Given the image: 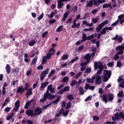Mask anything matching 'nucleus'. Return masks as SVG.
<instances>
[{
  "label": "nucleus",
  "instance_id": "1",
  "mask_svg": "<svg viewBox=\"0 0 124 124\" xmlns=\"http://www.w3.org/2000/svg\"><path fill=\"white\" fill-rule=\"evenodd\" d=\"M94 66L95 70H97V68H99V70L97 72L96 76H98L99 75H100L101 74V72H102V70H103V68H104V66L102 65V62H95Z\"/></svg>",
  "mask_w": 124,
  "mask_h": 124
},
{
  "label": "nucleus",
  "instance_id": "2",
  "mask_svg": "<svg viewBox=\"0 0 124 124\" xmlns=\"http://www.w3.org/2000/svg\"><path fill=\"white\" fill-rule=\"evenodd\" d=\"M120 118L124 120V112H121L120 113L117 112L114 114V117L112 116L111 117V120L113 122H116V121H120Z\"/></svg>",
  "mask_w": 124,
  "mask_h": 124
},
{
  "label": "nucleus",
  "instance_id": "3",
  "mask_svg": "<svg viewBox=\"0 0 124 124\" xmlns=\"http://www.w3.org/2000/svg\"><path fill=\"white\" fill-rule=\"evenodd\" d=\"M58 98L55 99V100L51 102L50 103L48 104V105H46V106H44L43 108V110H45L46 108H48L49 106L50 105H52V104H54L55 105H57L58 104V102H60V100H61V98L62 96H57Z\"/></svg>",
  "mask_w": 124,
  "mask_h": 124
},
{
  "label": "nucleus",
  "instance_id": "4",
  "mask_svg": "<svg viewBox=\"0 0 124 124\" xmlns=\"http://www.w3.org/2000/svg\"><path fill=\"white\" fill-rule=\"evenodd\" d=\"M104 82H107L109 79H110V77H111V75L112 74V72L111 71H108V70H105L104 71Z\"/></svg>",
  "mask_w": 124,
  "mask_h": 124
},
{
  "label": "nucleus",
  "instance_id": "5",
  "mask_svg": "<svg viewBox=\"0 0 124 124\" xmlns=\"http://www.w3.org/2000/svg\"><path fill=\"white\" fill-rule=\"evenodd\" d=\"M51 95V93H49V90H46V93L44 94L43 98L40 100V102H45L48 98V96Z\"/></svg>",
  "mask_w": 124,
  "mask_h": 124
},
{
  "label": "nucleus",
  "instance_id": "6",
  "mask_svg": "<svg viewBox=\"0 0 124 124\" xmlns=\"http://www.w3.org/2000/svg\"><path fill=\"white\" fill-rule=\"evenodd\" d=\"M106 2V0H93V3L95 6L98 7L101 3Z\"/></svg>",
  "mask_w": 124,
  "mask_h": 124
},
{
  "label": "nucleus",
  "instance_id": "7",
  "mask_svg": "<svg viewBox=\"0 0 124 124\" xmlns=\"http://www.w3.org/2000/svg\"><path fill=\"white\" fill-rule=\"evenodd\" d=\"M116 50H118L119 52L117 53V55H124V44L123 46H119L116 48Z\"/></svg>",
  "mask_w": 124,
  "mask_h": 124
},
{
  "label": "nucleus",
  "instance_id": "8",
  "mask_svg": "<svg viewBox=\"0 0 124 124\" xmlns=\"http://www.w3.org/2000/svg\"><path fill=\"white\" fill-rule=\"evenodd\" d=\"M71 0H59L58 1L57 7L58 9H61L63 6V3L62 2H65V1H70Z\"/></svg>",
  "mask_w": 124,
  "mask_h": 124
},
{
  "label": "nucleus",
  "instance_id": "9",
  "mask_svg": "<svg viewBox=\"0 0 124 124\" xmlns=\"http://www.w3.org/2000/svg\"><path fill=\"white\" fill-rule=\"evenodd\" d=\"M19 108H20V100H17L15 104V107L14 108L13 110L14 111H15V112H17L19 110Z\"/></svg>",
  "mask_w": 124,
  "mask_h": 124
},
{
  "label": "nucleus",
  "instance_id": "10",
  "mask_svg": "<svg viewBox=\"0 0 124 124\" xmlns=\"http://www.w3.org/2000/svg\"><path fill=\"white\" fill-rule=\"evenodd\" d=\"M111 39L113 40H117V41L119 42V43H122L123 42V36H120L119 37V35H116L115 37L114 38H112Z\"/></svg>",
  "mask_w": 124,
  "mask_h": 124
},
{
  "label": "nucleus",
  "instance_id": "11",
  "mask_svg": "<svg viewBox=\"0 0 124 124\" xmlns=\"http://www.w3.org/2000/svg\"><path fill=\"white\" fill-rule=\"evenodd\" d=\"M81 42H85V41H87V40H91V37L89 36L87 37V34L85 33H83L82 36Z\"/></svg>",
  "mask_w": 124,
  "mask_h": 124
},
{
  "label": "nucleus",
  "instance_id": "12",
  "mask_svg": "<svg viewBox=\"0 0 124 124\" xmlns=\"http://www.w3.org/2000/svg\"><path fill=\"white\" fill-rule=\"evenodd\" d=\"M26 113L27 116H29L31 117H33L35 116V113L33 112V110L32 109H30L29 110H27Z\"/></svg>",
  "mask_w": 124,
  "mask_h": 124
},
{
  "label": "nucleus",
  "instance_id": "13",
  "mask_svg": "<svg viewBox=\"0 0 124 124\" xmlns=\"http://www.w3.org/2000/svg\"><path fill=\"white\" fill-rule=\"evenodd\" d=\"M25 89H24L23 86H19L18 89H17L16 93H20L21 94H23L25 92Z\"/></svg>",
  "mask_w": 124,
  "mask_h": 124
},
{
  "label": "nucleus",
  "instance_id": "14",
  "mask_svg": "<svg viewBox=\"0 0 124 124\" xmlns=\"http://www.w3.org/2000/svg\"><path fill=\"white\" fill-rule=\"evenodd\" d=\"M35 116H39L41 113H42V109L39 107H37L34 110Z\"/></svg>",
  "mask_w": 124,
  "mask_h": 124
},
{
  "label": "nucleus",
  "instance_id": "15",
  "mask_svg": "<svg viewBox=\"0 0 124 124\" xmlns=\"http://www.w3.org/2000/svg\"><path fill=\"white\" fill-rule=\"evenodd\" d=\"M101 97L104 102L105 103H107V102H108V98H107L108 97V94H103L101 96Z\"/></svg>",
  "mask_w": 124,
  "mask_h": 124
},
{
  "label": "nucleus",
  "instance_id": "16",
  "mask_svg": "<svg viewBox=\"0 0 124 124\" xmlns=\"http://www.w3.org/2000/svg\"><path fill=\"white\" fill-rule=\"evenodd\" d=\"M101 76H96V82L95 84H100L102 83V81H101Z\"/></svg>",
  "mask_w": 124,
  "mask_h": 124
},
{
  "label": "nucleus",
  "instance_id": "17",
  "mask_svg": "<svg viewBox=\"0 0 124 124\" xmlns=\"http://www.w3.org/2000/svg\"><path fill=\"white\" fill-rule=\"evenodd\" d=\"M32 94V88H30L27 90V93H26V95L27 97H29L31 96Z\"/></svg>",
  "mask_w": 124,
  "mask_h": 124
},
{
  "label": "nucleus",
  "instance_id": "18",
  "mask_svg": "<svg viewBox=\"0 0 124 124\" xmlns=\"http://www.w3.org/2000/svg\"><path fill=\"white\" fill-rule=\"evenodd\" d=\"M5 69L7 74H10V72L11 71V67H10V65L7 64L6 66Z\"/></svg>",
  "mask_w": 124,
  "mask_h": 124
},
{
  "label": "nucleus",
  "instance_id": "19",
  "mask_svg": "<svg viewBox=\"0 0 124 124\" xmlns=\"http://www.w3.org/2000/svg\"><path fill=\"white\" fill-rule=\"evenodd\" d=\"M31 101L32 100H30V101H28L24 106V109H29V106L31 105Z\"/></svg>",
  "mask_w": 124,
  "mask_h": 124
},
{
  "label": "nucleus",
  "instance_id": "20",
  "mask_svg": "<svg viewBox=\"0 0 124 124\" xmlns=\"http://www.w3.org/2000/svg\"><path fill=\"white\" fill-rule=\"evenodd\" d=\"M108 101H112L114 100V94L110 93L108 94Z\"/></svg>",
  "mask_w": 124,
  "mask_h": 124
},
{
  "label": "nucleus",
  "instance_id": "21",
  "mask_svg": "<svg viewBox=\"0 0 124 124\" xmlns=\"http://www.w3.org/2000/svg\"><path fill=\"white\" fill-rule=\"evenodd\" d=\"M49 69L48 68L46 69L45 71H43L41 73V75H42V76H44V77H45V76H46V75H47V74L49 73Z\"/></svg>",
  "mask_w": 124,
  "mask_h": 124
},
{
  "label": "nucleus",
  "instance_id": "22",
  "mask_svg": "<svg viewBox=\"0 0 124 124\" xmlns=\"http://www.w3.org/2000/svg\"><path fill=\"white\" fill-rule=\"evenodd\" d=\"M48 85H49V82L48 81L43 82L41 83L40 88L41 89H44V88H46Z\"/></svg>",
  "mask_w": 124,
  "mask_h": 124
},
{
  "label": "nucleus",
  "instance_id": "23",
  "mask_svg": "<svg viewBox=\"0 0 124 124\" xmlns=\"http://www.w3.org/2000/svg\"><path fill=\"white\" fill-rule=\"evenodd\" d=\"M84 59L86 60V62H89L91 61V54H87L85 56H84Z\"/></svg>",
  "mask_w": 124,
  "mask_h": 124
},
{
  "label": "nucleus",
  "instance_id": "24",
  "mask_svg": "<svg viewBox=\"0 0 124 124\" xmlns=\"http://www.w3.org/2000/svg\"><path fill=\"white\" fill-rule=\"evenodd\" d=\"M93 5V0H91L88 2V3L87 4V7H92Z\"/></svg>",
  "mask_w": 124,
  "mask_h": 124
},
{
  "label": "nucleus",
  "instance_id": "25",
  "mask_svg": "<svg viewBox=\"0 0 124 124\" xmlns=\"http://www.w3.org/2000/svg\"><path fill=\"white\" fill-rule=\"evenodd\" d=\"M111 3H105L103 5L102 8L103 9L108 8V7H111Z\"/></svg>",
  "mask_w": 124,
  "mask_h": 124
},
{
  "label": "nucleus",
  "instance_id": "26",
  "mask_svg": "<svg viewBox=\"0 0 124 124\" xmlns=\"http://www.w3.org/2000/svg\"><path fill=\"white\" fill-rule=\"evenodd\" d=\"M49 54L51 56H53V55H55V50L53 47L49 49Z\"/></svg>",
  "mask_w": 124,
  "mask_h": 124
},
{
  "label": "nucleus",
  "instance_id": "27",
  "mask_svg": "<svg viewBox=\"0 0 124 124\" xmlns=\"http://www.w3.org/2000/svg\"><path fill=\"white\" fill-rule=\"evenodd\" d=\"M37 57H35L32 61V62L31 63V65H32V64H33V65H34V64H35L36 63V62H37Z\"/></svg>",
  "mask_w": 124,
  "mask_h": 124
},
{
  "label": "nucleus",
  "instance_id": "28",
  "mask_svg": "<svg viewBox=\"0 0 124 124\" xmlns=\"http://www.w3.org/2000/svg\"><path fill=\"white\" fill-rule=\"evenodd\" d=\"M80 24L79 23H75V24H73L72 25V29H75V28H77L78 29V28H80Z\"/></svg>",
  "mask_w": 124,
  "mask_h": 124
},
{
  "label": "nucleus",
  "instance_id": "29",
  "mask_svg": "<svg viewBox=\"0 0 124 124\" xmlns=\"http://www.w3.org/2000/svg\"><path fill=\"white\" fill-rule=\"evenodd\" d=\"M67 99L69 100H74V96L73 94H70L67 96Z\"/></svg>",
  "mask_w": 124,
  "mask_h": 124
},
{
  "label": "nucleus",
  "instance_id": "30",
  "mask_svg": "<svg viewBox=\"0 0 124 124\" xmlns=\"http://www.w3.org/2000/svg\"><path fill=\"white\" fill-rule=\"evenodd\" d=\"M47 98L49 100H52V99H55L56 98V95L52 94V93H50V95H49L48 96Z\"/></svg>",
  "mask_w": 124,
  "mask_h": 124
},
{
  "label": "nucleus",
  "instance_id": "31",
  "mask_svg": "<svg viewBox=\"0 0 124 124\" xmlns=\"http://www.w3.org/2000/svg\"><path fill=\"white\" fill-rule=\"evenodd\" d=\"M102 28H103L102 25L101 24H99L98 25V27L96 28V30L97 32H99V31H100L102 30Z\"/></svg>",
  "mask_w": 124,
  "mask_h": 124
},
{
  "label": "nucleus",
  "instance_id": "32",
  "mask_svg": "<svg viewBox=\"0 0 124 124\" xmlns=\"http://www.w3.org/2000/svg\"><path fill=\"white\" fill-rule=\"evenodd\" d=\"M117 95L118 96H119V97H121V98L124 97V91L121 90V92H119Z\"/></svg>",
  "mask_w": 124,
  "mask_h": 124
},
{
  "label": "nucleus",
  "instance_id": "33",
  "mask_svg": "<svg viewBox=\"0 0 124 124\" xmlns=\"http://www.w3.org/2000/svg\"><path fill=\"white\" fill-rule=\"evenodd\" d=\"M75 85H78V82H77V81L75 80L72 81V82L70 83V85L71 86V87H74Z\"/></svg>",
  "mask_w": 124,
  "mask_h": 124
},
{
  "label": "nucleus",
  "instance_id": "34",
  "mask_svg": "<svg viewBox=\"0 0 124 124\" xmlns=\"http://www.w3.org/2000/svg\"><path fill=\"white\" fill-rule=\"evenodd\" d=\"M78 91L80 93V95H83L84 94V89H83V87H80L78 89Z\"/></svg>",
  "mask_w": 124,
  "mask_h": 124
},
{
  "label": "nucleus",
  "instance_id": "35",
  "mask_svg": "<svg viewBox=\"0 0 124 124\" xmlns=\"http://www.w3.org/2000/svg\"><path fill=\"white\" fill-rule=\"evenodd\" d=\"M69 55L68 54H64L62 55V61H64L65 60H67L68 59Z\"/></svg>",
  "mask_w": 124,
  "mask_h": 124
},
{
  "label": "nucleus",
  "instance_id": "36",
  "mask_svg": "<svg viewBox=\"0 0 124 124\" xmlns=\"http://www.w3.org/2000/svg\"><path fill=\"white\" fill-rule=\"evenodd\" d=\"M56 73V70H52L49 73L48 78H50L52 75H54Z\"/></svg>",
  "mask_w": 124,
  "mask_h": 124
},
{
  "label": "nucleus",
  "instance_id": "37",
  "mask_svg": "<svg viewBox=\"0 0 124 124\" xmlns=\"http://www.w3.org/2000/svg\"><path fill=\"white\" fill-rule=\"evenodd\" d=\"M29 46H34V45H35V41L34 40H31L30 42L29 43Z\"/></svg>",
  "mask_w": 124,
  "mask_h": 124
},
{
  "label": "nucleus",
  "instance_id": "38",
  "mask_svg": "<svg viewBox=\"0 0 124 124\" xmlns=\"http://www.w3.org/2000/svg\"><path fill=\"white\" fill-rule=\"evenodd\" d=\"M46 62H47V59L46 58V57L44 56L42 60V64H43V65L45 64Z\"/></svg>",
  "mask_w": 124,
  "mask_h": 124
},
{
  "label": "nucleus",
  "instance_id": "39",
  "mask_svg": "<svg viewBox=\"0 0 124 124\" xmlns=\"http://www.w3.org/2000/svg\"><path fill=\"white\" fill-rule=\"evenodd\" d=\"M71 102H69L66 104L65 109H69L71 108Z\"/></svg>",
  "mask_w": 124,
  "mask_h": 124
},
{
  "label": "nucleus",
  "instance_id": "40",
  "mask_svg": "<svg viewBox=\"0 0 124 124\" xmlns=\"http://www.w3.org/2000/svg\"><path fill=\"white\" fill-rule=\"evenodd\" d=\"M68 80H69L68 77H65L62 78V81L63 82V83H66L67 82H68Z\"/></svg>",
  "mask_w": 124,
  "mask_h": 124
},
{
  "label": "nucleus",
  "instance_id": "41",
  "mask_svg": "<svg viewBox=\"0 0 124 124\" xmlns=\"http://www.w3.org/2000/svg\"><path fill=\"white\" fill-rule=\"evenodd\" d=\"M92 21L93 24H96L97 22H98V18L96 17V18H93L92 19Z\"/></svg>",
  "mask_w": 124,
  "mask_h": 124
},
{
  "label": "nucleus",
  "instance_id": "42",
  "mask_svg": "<svg viewBox=\"0 0 124 124\" xmlns=\"http://www.w3.org/2000/svg\"><path fill=\"white\" fill-rule=\"evenodd\" d=\"M63 28V26L62 25H61L59 27H58L56 31H57V32H60V31H62V30Z\"/></svg>",
  "mask_w": 124,
  "mask_h": 124
},
{
  "label": "nucleus",
  "instance_id": "43",
  "mask_svg": "<svg viewBox=\"0 0 124 124\" xmlns=\"http://www.w3.org/2000/svg\"><path fill=\"white\" fill-rule=\"evenodd\" d=\"M106 31L107 30H106V27L103 28V30L100 31L101 34H104V35L106 34Z\"/></svg>",
  "mask_w": 124,
  "mask_h": 124
},
{
  "label": "nucleus",
  "instance_id": "44",
  "mask_svg": "<svg viewBox=\"0 0 124 124\" xmlns=\"http://www.w3.org/2000/svg\"><path fill=\"white\" fill-rule=\"evenodd\" d=\"M86 80L87 83H91V84H93V83H94V81L90 78H87Z\"/></svg>",
  "mask_w": 124,
  "mask_h": 124
},
{
  "label": "nucleus",
  "instance_id": "45",
  "mask_svg": "<svg viewBox=\"0 0 124 124\" xmlns=\"http://www.w3.org/2000/svg\"><path fill=\"white\" fill-rule=\"evenodd\" d=\"M45 57H46V60H50L51 58H52V55L48 52Z\"/></svg>",
  "mask_w": 124,
  "mask_h": 124
},
{
  "label": "nucleus",
  "instance_id": "46",
  "mask_svg": "<svg viewBox=\"0 0 124 124\" xmlns=\"http://www.w3.org/2000/svg\"><path fill=\"white\" fill-rule=\"evenodd\" d=\"M47 34H48V31H46L42 34V36L44 38H45V37H47Z\"/></svg>",
  "mask_w": 124,
  "mask_h": 124
},
{
  "label": "nucleus",
  "instance_id": "47",
  "mask_svg": "<svg viewBox=\"0 0 124 124\" xmlns=\"http://www.w3.org/2000/svg\"><path fill=\"white\" fill-rule=\"evenodd\" d=\"M96 36H97V33H95L94 34H92L91 35H90V39H93V38H94V37H96Z\"/></svg>",
  "mask_w": 124,
  "mask_h": 124
},
{
  "label": "nucleus",
  "instance_id": "48",
  "mask_svg": "<svg viewBox=\"0 0 124 124\" xmlns=\"http://www.w3.org/2000/svg\"><path fill=\"white\" fill-rule=\"evenodd\" d=\"M91 72H92V68H88L86 69L85 71V73H87V74L91 73Z\"/></svg>",
  "mask_w": 124,
  "mask_h": 124
},
{
  "label": "nucleus",
  "instance_id": "49",
  "mask_svg": "<svg viewBox=\"0 0 124 124\" xmlns=\"http://www.w3.org/2000/svg\"><path fill=\"white\" fill-rule=\"evenodd\" d=\"M29 87H30V84L28 83L25 84V88H24V90L27 91L29 90Z\"/></svg>",
  "mask_w": 124,
  "mask_h": 124
},
{
  "label": "nucleus",
  "instance_id": "50",
  "mask_svg": "<svg viewBox=\"0 0 124 124\" xmlns=\"http://www.w3.org/2000/svg\"><path fill=\"white\" fill-rule=\"evenodd\" d=\"M92 98H93V96L92 95L89 96L85 99L84 101L87 102V101H89V100H92Z\"/></svg>",
  "mask_w": 124,
  "mask_h": 124
},
{
  "label": "nucleus",
  "instance_id": "51",
  "mask_svg": "<svg viewBox=\"0 0 124 124\" xmlns=\"http://www.w3.org/2000/svg\"><path fill=\"white\" fill-rule=\"evenodd\" d=\"M81 75H82V73L79 72L75 76V79H78V78H79V77H80V76H81Z\"/></svg>",
  "mask_w": 124,
  "mask_h": 124
},
{
  "label": "nucleus",
  "instance_id": "52",
  "mask_svg": "<svg viewBox=\"0 0 124 124\" xmlns=\"http://www.w3.org/2000/svg\"><path fill=\"white\" fill-rule=\"evenodd\" d=\"M89 63V61H86V62H82L80 63L81 66H85V65H87Z\"/></svg>",
  "mask_w": 124,
  "mask_h": 124
},
{
  "label": "nucleus",
  "instance_id": "53",
  "mask_svg": "<svg viewBox=\"0 0 124 124\" xmlns=\"http://www.w3.org/2000/svg\"><path fill=\"white\" fill-rule=\"evenodd\" d=\"M66 103H65V101H63L62 102V108H66Z\"/></svg>",
  "mask_w": 124,
  "mask_h": 124
},
{
  "label": "nucleus",
  "instance_id": "54",
  "mask_svg": "<svg viewBox=\"0 0 124 124\" xmlns=\"http://www.w3.org/2000/svg\"><path fill=\"white\" fill-rule=\"evenodd\" d=\"M69 86H66L63 89V91L64 92H69Z\"/></svg>",
  "mask_w": 124,
  "mask_h": 124
},
{
  "label": "nucleus",
  "instance_id": "55",
  "mask_svg": "<svg viewBox=\"0 0 124 124\" xmlns=\"http://www.w3.org/2000/svg\"><path fill=\"white\" fill-rule=\"evenodd\" d=\"M93 121H95V122L99 121V117H98V116H94L93 117Z\"/></svg>",
  "mask_w": 124,
  "mask_h": 124
},
{
  "label": "nucleus",
  "instance_id": "56",
  "mask_svg": "<svg viewBox=\"0 0 124 124\" xmlns=\"http://www.w3.org/2000/svg\"><path fill=\"white\" fill-rule=\"evenodd\" d=\"M78 60H79V57H77L74 58L73 60H72L71 61V63H73V62H76V61H78Z\"/></svg>",
  "mask_w": 124,
  "mask_h": 124
},
{
  "label": "nucleus",
  "instance_id": "57",
  "mask_svg": "<svg viewBox=\"0 0 124 124\" xmlns=\"http://www.w3.org/2000/svg\"><path fill=\"white\" fill-rule=\"evenodd\" d=\"M7 86H8V84H7V83L4 82L2 87V91H5V87H7Z\"/></svg>",
  "mask_w": 124,
  "mask_h": 124
},
{
  "label": "nucleus",
  "instance_id": "58",
  "mask_svg": "<svg viewBox=\"0 0 124 124\" xmlns=\"http://www.w3.org/2000/svg\"><path fill=\"white\" fill-rule=\"evenodd\" d=\"M69 113V110H66L65 112L64 111L63 113V116H64V117H65L67 116V115H68Z\"/></svg>",
  "mask_w": 124,
  "mask_h": 124
},
{
  "label": "nucleus",
  "instance_id": "59",
  "mask_svg": "<svg viewBox=\"0 0 124 124\" xmlns=\"http://www.w3.org/2000/svg\"><path fill=\"white\" fill-rule=\"evenodd\" d=\"M54 15H55V12H52L50 14V15L49 16L48 15V17H50V19H52V18H53V17H54Z\"/></svg>",
  "mask_w": 124,
  "mask_h": 124
},
{
  "label": "nucleus",
  "instance_id": "60",
  "mask_svg": "<svg viewBox=\"0 0 124 124\" xmlns=\"http://www.w3.org/2000/svg\"><path fill=\"white\" fill-rule=\"evenodd\" d=\"M107 24H108V20H106L100 24L102 25V26L104 27V25H107Z\"/></svg>",
  "mask_w": 124,
  "mask_h": 124
},
{
  "label": "nucleus",
  "instance_id": "61",
  "mask_svg": "<svg viewBox=\"0 0 124 124\" xmlns=\"http://www.w3.org/2000/svg\"><path fill=\"white\" fill-rule=\"evenodd\" d=\"M117 67H122V62L117 61Z\"/></svg>",
  "mask_w": 124,
  "mask_h": 124
},
{
  "label": "nucleus",
  "instance_id": "62",
  "mask_svg": "<svg viewBox=\"0 0 124 124\" xmlns=\"http://www.w3.org/2000/svg\"><path fill=\"white\" fill-rule=\"evenodd\" d=\"M31 74V70L30 69L29 70L27 73H26V75L27 76H30Z\"/></svg>",
  "mask_w": 124,
  "mask_h": 124
},
{
  "label": "nucleus",
  "instance_id": "63",
  "mask_svg": "<svg viewBox=\"0 0 124 124\" xmlns=\"http://www.w3.org/2000/svg\"><path fill=\"white\" fill-rule=\"evenodd\" d=\"M10 110H11V108L7 107L5 108L4 111L5 112H8L9 111H10Z\"/></svg>",
  "mask_w": 124,
  "mask_h": 124
},
{
  "label": "nucleus",
  "instance_id": "64",
  "mask_svg": "<svg viewBox=\"0 0 124 124\" xmlns=\"http://www.w3.org/2000/svg\"><path fill=\"white\" fill-rule=\"evenodd\" d=\"M90 86H91L89 84H86L85 85V87H84L85 90H89V89H90Z\"/></svg>",
  "mask_w": 124,
  "mask_h": 124
}]
</instances>
